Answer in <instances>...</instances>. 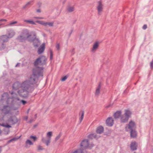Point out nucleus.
Returning a JSON list of instances; mask_svg holds the SVG:
<instances>
[{
  "mask_svg": "<svg viewBox=\"0 0 153 153\" xmlns=\"http://www.w3.org/2000/svg\"><path fill=\"white\" fill-rule=\"evenodd\" d=\"M30 41L33 42L34 46L35 47H38L39 46V41L38 39L35 37L32 39L30 40Z\"/></svg>",
  "mask_w": 153,
  "mask_h": 153,
  "instance_id": "nucleus-14",
  "label": "nucleus"
},
{
  "mask_svg": "<svg viewBox=\"0 0 153 153\" xmlns=\"http://www.w3.org/2000/svg\"><path fill=\"white\" fill-rule=\"evenodd\" d=\"M33 121V119H31L28 121V122L29 123H31Z\"/></svg>",
  "mask_w": 153,
  "mask_h": 153,
  "instance_id": "nucleus-47",
  "label": "nucleus"
},
{
  "mask_svg": "<svg viewBox=\"0 0 153 153\" xmlns=\"http://www.w3.org/2000/svg\"><path fill=\"white\" fill-rule=\"evenodd\" d=\"M80 146L81 147L80 149L82 150L86 149L88 147H90L89 146L88 140H83L80 144Z\"/></svg>",
  "mask_w": 153,
  "mask_h": 153,
  "instance_id": "nucleus-7",
  "label": "nucleus"
},
{
  "mask_svg": "<svg viewBox=\"0 0 153 153\" xmlns=\"http://www.w3.org/2000/svg\"><path fill=\"white\" fill-rule=\"evenodd\" d=\"M103 5L101 1H100L98 2V5L97 7V9L98 11V13L99 15H100L103 10Z\"/></svg>",
  "mask_w": 153,
  "mask_h": 153,
  "instance_id": "nucleus-9",
  "label": "nucleus"
},
{
  "mask_svg": "<svg viewBox=\"0 0 153 153\" xmlns=\"http://www.w3.org/2000/svg\"><path fill=\"white\" fill-rule=\"evenodd\" d=\"M61 135L59 134L58 136H57L55 139V141H57L61 137Z\"/></svg>",
  "mask_w": 153,
  "mask_h": 153,
  "instance_id": "nucleus-38",
  "label": "nucleus"
},
{
  "mask_svg": "<svg viewBox=\"0 0 153 153\" xmlns=\"http://www.w3.org/2000/svg\"><path fill=\"white\" fill-rule=\"evenodd\" d=\"M52 136V132L50 131L48 132L47 134V137L48 138L46 140L44 137H42V142L44 143L47 146H48L49 143L51 142V137Z\"/></svg>",
  "mask_w": 153,
  "mask_h": 153,
  "instance_id": "nucleus-5",
  "label": "nucleus"
},
{
  "mask_svg": "<svg viewBox=\"0 0 153 153\" xmlns=\"http://www.w3.org/2000/svg\"><path fill=\"white\" fill-rule=\"evenodd\" d=\"M34 36H36V34H34Z\"/></svg>",
  "mask_w": 153,
  "mask_h": 153,
  "instance_id": "nucleus-60",
  "label": "nucleus"
},
{
  "mask_svg": "<svg viewBox=\"0 0 153 153\" xmlns=\"http://www.w3.org/2000/svg\"><path fill=\"white\" fill-rule=\"evenodd\" d=\"M72 31H73V30H71V32H70V33H69V37L70 36H71V34L72 33Z\"/></svg>",
  "mask_w": 153,
  "mask_h": 153,
  "instance_id": "nucleus-51",
  "label": "nucleus"
},
{
  "mask_svg": "<svg viewBox=\"0 0 153 153\" xmlns=\"http://www.w3.org/2000/svg\"><path fill=\"white\" fill-rule=\"evenodd\" d=\"M137 145L136 142H131L130 145V148L132 150L134 151L137 149Z\"/></svg>",
  "mask_w": 153,
  "mask_h": 153,
  "instance_id": "nucleus-17",
  "label": "nucleus"
},
{
  "mask_svg": "<svg viewBox=\"0 0 153 153\" xmlns=\"http://www.w3.org/2000/svg\"><path fill=\"white\" fill-rule=\"evenodd\" d=\"M29 5H31V2H29L27 3L24 7L23 8H25L27 7V6Z\"/></svg>",
  "mask_w": 153,
  "mask_h": 153,
  "instance_id": "nucleus-41",
  "label": "nucleus"
},
{
  "mask_svg": "<svg viewBox=\"0 0 153 153\" xmlns=\"http://www.w3.org/2000/svg\"><path fill=\"white\" fill-rule=\"evenodd\" d=\"M20 64V63H18L15 66V67H18V66H19V65Z\"/></svg>",
  "mask_w": 153,
  "mask_h": 153,
  "instance_id": "nucleus-49",
  "label": "nucleus"
},
{
  "mask_svg": "<svg viewBox=\"0 0 153 153\" xmlns=\"http://www.w3.org/2000/svg\"><path fill=\"white\" fill-rule=\"evenodd\" d=\"M37 114H36L35 115V117L36 118L37 117Z\"/></svg>",
  "mask_w": 153,
  "mask_h": 153,
  "instance_id": "nucleus-53",
  "label": "nucleus"
},
{
  "mask_svg": "<svg viewBox=\"0 0 153 153\" xmlns=\"http://www.w3.org/2000/svg\"><path fill=\"white\" fill-rule=\"evenodd\" d=\"M130 136L131 138H134L137 136V132L135 129L130 130Z\"/></svg>",
  "mask_w": 153,
  "mask_h": 153,
  "instance_id": "nucleus-21",
  "label": "nucleus"
},
{
  "mask_svg": "<svg viewBox=\"0 0 153 153\" xmlns=\"http://www.w3.org/2000/svg\"><path fill=\"white\" fill-rule=\"evenodd\" d=\"M121 114V112L120 111H116L114 114V118L115 119L119 118Z\"/></svg>",
  "mask_w": 153,
  "mask_h": 153,
  "instance_id": "nucleus-25",
  "label": "nucleus"
},
{
  "mask_svg": "<svg viewBox=\"0 0 153 153\" xmlns=\"http://www.w3.org/2000/svg\"><path fill=\"white\" fill-rule=\"evenodd\" d=\"M7 20L5 19H0V22H6Z\"/></svg>",
  "mask_w": 153,
  "mask_h": 153,
  "instance_id": "nucleus-48",
  "label": "nucleus"
},
{
  "mask_svg": "<svg viewBox=\"0 0 153 153\" xmlns=\"http://www.w3.org/2000/svg\"><path fill=\"white\" fill-rule=\"evenodd\" d=\"M56 48L57 50H59L60 48V46L59 45V44H58L56 45Z\"/></svg>",
  "mask_w": 153,
  "mask_h": 153,
  "instance_id": "nucleus-46",
  "label": "nucleus"
},
{
  "mask_svg": "<svg viewBox=\"0 0 153 153\" xmlns=\"http://www.w3.org/2000/svg\"><path fill=\"white\" fill-rule=\"evenodd\" d=\"M22 102L23 105H25L26 103L27 102L24 100H22L21 101V102Z\"/></svg>",
  "mask_w": 153,
  "mask_h": 153,
  "instance_id": "nucleus-44",
  "label": "nucleus"
},
{
  "mask_svg": "<svg viewBox=\"0 0 153 153\" xmlns=\"http://www.w3.org/2000/svg\"><path fill=\"white\" fill-rule=\"evenodd\" d=\"M36 22L45 26V22L43 21H36Z\"/></svg>",
  "mask_w": 153,
  "mask_h": 153,
  "instance_id": "nucleus-34",
  "label": "nucleus"
},
{
  "mask_svg": "<svg viewBox=\"0 0 153 153\" xmlns=\"http://www.w3.org/2000/svg\"><path fill=\"white\" fill-rule=\"evenodd\" d=\"M147 28V26L146 25H144L143 27V29L144 30H145Z\"/></svg>",
  "mask_w": 153,
  "mask_h": 153,
  "instance_id": "nucleus-45",
  "label": "nucleus"
},
{
  "mask_svg": "<svg viewBox=\"0 0 153 153\" xmlns=\"http://www.w3.org/2000/svg\"><path fill=\"white\" fill-rule=\"evenodd\" d=\"M91 146L92 147H93L94 146V145L93 144H91Z\"/></svg>",
  "mask_w": 153,
  "mask_h": 153,
  "instance_id": "nucleus-55",
  "label": "nucleus"
},
{
  "mask_svg": "<svg viewBox=\"0 0 153 153\" xmlns=\"http://www.w3.org/2000/svg\"><path fill=\"white\" fill-rule=\"evenodd\" d=\"M47 58L44 56H41L37 58L34 62L35 68L33 69V74L31 75L28 81H27L28 85L36 84L38 80V77L43 76L44 68L42 66L46 64Z\"/></svg>",
  "mask_w": 153,
  "mask_h": 153,
  "instance_id": "nucleus-1",
  "label": "nucleus"
},
{
  "mask_svg": "<svg viewBox=\"0 0 153 153\" xmlns=\"http://www.w3.org/2000/svg\"><path fill=\"white\" fill-rule=\"evenodd\" d=\"M17 21H14L13 22H10L9 24L8 25L9 26H14V25L15 24H17Z\"/></svg>",
  "mask_w": 153,
  "mask_h": 153,
  "instance_id": "nucleus-35",
  "label": "nucleus"
},
{
  "mask_svg": "<svg viewBox=\"0 0 153 153\" xmlns=\"http://www.w3.org/2000/svg\"><path fill=\"white\" fill-rule=\"evenodd\" d=\"M0 46V49L2 50L4 49L5 48V46L3 43Z\"/></svg>",
  "mask_w": 153,
  "mask_h": 153,
  "instance_id": "nucleus-36",
  "label": "nucleus"
},
{
  "mask_svg": "<svg viewBox=\"0 0 153 153\" xmlns=\"http://www.w3.org/2000/svg\"><path fill=\"white\" fill-rule=\"evenodd\" d=\"M51 55H50V59L51 60H52L53 58V53L52 51H51L50 52Z\"/></svg>",
  "mask_w": 153,
  "mask_h": 153,
  "instance_id": "nucleus-43",
  "label": "nucleus"
},
{
  "mask_svg": "<svg viewBox=\"0 0 153 153\" xmlns=\"http://www.w3.org/2000/svg\"><path fill=\"white\" fill-rule=\"evenodd\" d=\"M37 12H40L41 10L40 9H38L37 10Z\"/></svg>",
  "mask_w": 153,
  "mask_h": 153,
  "instance_id": "nucleus-50",
  "label": "nucleus"
},
{
  "mask_svg": "<svg viewBox=\"0 0 153 153\" xmlns=\"http://www.w3.org/2000/svg\"><path fill=\"white\" fill-rule=\"evenodd\" d=\"M67 78L68 76H65L62 78L61 81L62 82L64 81L67 79Z\"/></svg>",
  "mask_w": 153,
  "mask_h": 153,
  "instance_id": "nucleus-37",
  "label": "nucleus"
},
{
  "mask_svg": "<svg viewBox=\"0 0 153 153\" xmlns=\"http://www.w3.org/2000/svg\"><path fill=\"white\" fill-rule=\"evenodd\" d=\"M1 111L5 114L9 113L10 111V107L9 105L4 106L3 108L1 109Z\"/></svg>",
  "mask_w": 153,
  "mask_h": 153,
  "instance_id": "nucleus-11",
  "label": "nucleus"
},
{
  "mask_svg": "<svg viewBox=\"0 0 153 153\" xmlns=\"http://www.w3.org/2000/svg\"><path fill=\"white\" fill-rule=\"evenodd\" d=\"M54 22H45V26H46L48 25L50 27H53V26Z\"/></svg>",
  "mask_w": 153,
  "mask_h": 153,
  "instance_id": "nucleus-30",
  "label": "nucleus"
},
{
  "mask_svg": "<svg viewBox=\"0 0 153 153\" xmlns=\"http://www.w3.org/2000/svg\"><path fill=\"white\" fill-rule=\"evenodd\" d=\"M19 82H15L13 85V90H16L21 88V85Z\"/></svg>",
  "mask_w": 153,
  "mask_h": 153,
  "instance_id": "nucleus-15",
  "label": "nucleus"
},
{
  "mask_svg": "<svg viewBox=\"0 0 153 153\" xmlns=\"http://www.w3.org/2000/svg\"><path fill=\"white\" fill-rule=\"evenodd\" d=\"M74 8L73 6H68L66 8V10L69 12H71L74 11Z\"/></svg>",
  "mask_w": 153,
  "mask_h": 153,
  "instance_id": "nucleus-23",
  "label": "nucleus"
},
{
  "mask_svg": "<svg viewBox=\"0 0 153 153\" xmlns=\"http://www.w3.org/2000/svg\"><path fill=\"white\" fill-rule=\"evenodd\" d=\"M21 35L23 36L24 37L25 36L27 39L31 36V35L30 34L28 31L27 29H24L22 31Z\"/></svg>",
  "mask_w": 153,
  "mask_h": 153,
  "instance_id": "nucleus-10",
  "label": "nucleus"
},
{
  "mask_svg": "<svg viewBox=\"0 0 153 153\" xmlns=\"http://www.w3.org/2000/svg\"><path fill=\"white\" fill-rule=\"evenodd\" d=\"M36 126V125H34V127H35V126Z\"/></svg>",
  "mask_w": 153,
  "mask_h": 153,
  "instance_id": "nucleus-58",
  "label": "nucleus"
},
{
  "mask_svg": "<svg viewBox=\"0 0 153 153\" xmlns=\"http://www.w3.org/2000/svg\"><path fill=\"white\" fill-rule=\"evenodd\" d=\"M150 66L151 68H153V59L150 63Z\"/></svg>",
  "mask_w": 153,
  "mask_h": 153,
  "instance_id": "nucleus-42",
  "label": "nucleus"
},
{
  "mask_svg": "<svg viewBox=\"0 0 153 153\" xmlns=\"http://www.w3.org/2000/svg\"><path fill=\"white\" fill-rule=\"evenodd\" d=\"M1 125V124H0V125Z\"/></svg>",
  "mask_w": 153,
  "mask_h": 153,
  "instance_id": "nucleus-61",
  "label": "nucleus"
},
{
  "mask_svg": "<svg viewBox=\"0 0 153 153\" xmlns=\"http://www.w3.org/2000/svg\"><path fill=\"white\" fill-rule=\"evenodd\" d=\"M45 49V44L43 43L41 46L39 48L38 53L39 54H40L42 53L44 51Z\"/></svg>",
  "mask_w": 153,
  "mask_h": 153,
  "instance_id": "nucleus-16",
  "label": "nucleus"
},
{
  "mask_svg": "<svg viewBox=\"0 0 153 153\" xmlns=\"http://www.w3.org/2000/svg\"><path fill=\"white\" fill-rule=\"evenodd\" d=\"M26 147L27 146L28 144H29L30 145H32L33 144V143L30 140H27L25 142Z\"/></svg>",
  "mask_w": 153,
  "mask_h": 153,
  "instance_id": "nucleus-31",
  "label": "nucleus"
},
{
  "mask_svg": "<svg viewBox=\"0 0 153 153\" xmlns=\"http://www.w3.org/2000/svg\"><path fill=\"white\" fill-rule=\"evenodd\" d=\"M27 81H24L21 85V89L18 91V93L19 95L23 97H27L29 93V89L30 86L28 85Z\"/></svg>",
  "mask_w": 153,
  "mask_h": 153,
  "instance_id": "nucleus-3",
  "label": "nucleus"
},
{
  "mask_svg": "<svg viewBox=\"0 0 153 153\" xmlns=\"http://www.w3.org/2000/svg\"><path fill=\"white\" fill-rule=\"evenodd\" d=\"M1 148L0 147V153L1 152Z\"/></svg>",
  "mask_w": 153,
  "mask_h": 153,
  "instance_id": "nucleus-56",
  "label": "nucleus"
},
{
  "mask_svg": "<svg viewBox=\"0 0 153 153\" xmlns=\"http://www.w3.org/2000/svg\"><path fill=\"white\" fill-rule=\"evenodd\" d=\"M44 149L43 147L40 145H39L38 146V150H43Z\"/></svg>",
  "mask_w": 153,
  "mask_h": 153,
  "instance_id": "nucleus-39",
  "label": "nucleus"
},
{
  "mask_svg": "<svg viewBox=\"0 0 153 153\" xmlns=\"http://www.w3.org/2000/svg\"><path fill=\"white\" fill-rule=\"evenodd\" d=\"M7 37L8 38H10L12 37L15 35V33L13 30H10L7 31Z\"/></svg>",
  "mask_w": 153,
  "mask_h": 153,
  "instance_id": "nucleus-18",
  "label": "nucleus"
},
{
  "mask_svg": "<svg viewBox=\"0 0 153 153\" xmlns=\"http://www.w3.org/2000/svg\"><path fill=\"white\" fill-rule=\"evenodd\" d=\"M99 43L98 42H96L94 44L93 47L91 51L92 52H95L98 48L99 46Z\"/></svg>",
  "mask_w": 153,
  "mask_h": 153,
  "instance_id": "nucleus-13",
  "label": "nucleus"
},
{
  "mask_svg": "<svg viewBox=\"0 0 153 153\" xmlns=\"http://www.w3.org/2000/svg\"><path fill=\"white\" fill-rule=\"evenodd\" d=\"M12 96L9 97L8 94L7 93H4L2 95V97L0 102L3 103H6L7 104H18L21 102V100L17 94L12 92L11 93Z\"/></svg>",
  "mask_w": 153,
  "mask_h": 153,
  "instance_id": "nucleus-2",
  "label": "nucleus"
},
{
  "mask_svg": "<svg viewBox=\"0 0 153 153\" xmlns=\"http://www.w3.org/2000/svg\"><path fill=\"white\" fill-rule=\"evenodd\" d=\"M84 112L83 111H81L79 113V116H80L79 120H80V123H81L83 120Z\"/></svg>",
  "mask_w": 153,
  "mask_h": 153,
  "instance_id": "nucleus-24",
  "label": "nucleus"
},
{
  "mask_svg": "<svg viewBox=\"0 0 153 153\" xmlns=\"http://www.w3.org/2000/svg\"><path fill=\"white\" fill-rule=\"evenodd\" d=\"M8 38L6 35H4L0 37V41L4 42H7L8 41Z\"/></svg>",
  "mask_w": 153,
  "mask_h": 153,
  "instance_id": "nucleus-19",
  "label": "nucleus"
},
{
  "mask_svg": "<svg viewBox=\"0 0 153 153\" xmlns=\"http://www.w3.org/2000/svg\"><path fill=\"white\" fill-rule=\"evenodd\" d=\"M136 128V125L135 123L132 121H130L126 127V129L127 131L135 129Z\"/></svg>",
  "mask_w": 153,
  "mask_h": 153,
  "instance_id": "nucleus-6",
  "label": "nucleus"
},
{
  "mask_svg": "<svg viewBox=\"0 0 153 153\" xmlns=\"http://www.w3.org/2000/svg\"><path fill=\"white\" fill-rule=\"evenodd\" d=\"M104 128L102 126H100L97 127L96 131V132L98 134H100L103 132Z\"/></svg>",
  "mask_w": 153,
  "mask_h": 153,
  "instance_id": "nucleus-20",
  "label": "nucleus"
},
{
  "mask_svg": "<svg viewBox=\"0 0 153 153\" xmlns=\"http://www.w3.org/2000/svg\"><path fill=\"white\" fill-rule=\"evenodd\" d=\"M25 119H26V120H27V119H28V117H25Z\"/></svg>",
  "mask_w": 153,
  "mask_h": 153,
  "instance_id": "nucleus-54",
  "label": "nucleus"
},
{
  "mask_svg": "<svg viewBox=\"0 0 153 153\" xmlns=\"http://www.w3.org/2000/svg\"><path fill=\"white\" fill-rule=\"evenodd\" d=\"M124 114L120 117V120L122 123H126L131 114V113L128 110H126Z\"/></svg>",
  "mask_w": 153,
  "mask_h": 153,
  "instance_id": "nucleus-4",
  "label": "nucleus"
},
{
  "mask_svg": "<svg viewBox=\"0 0 153 153\" xmlns=\"http://www.w3.org/2000/svg\"><path fill=\"white\" fill-rule=\"evenodd\" d=\"M100 87H101V85H100V83L99 85L97 87V88L96 90V92H95V95H96L98 96L99 94L100 93Z\"/></svg>",
  "mask_w": 153,
  "mask_h": 153,
  "instance_id": "nucleus-27",
  "label": "nucleus"
},
{
  "mask_svg": "<svg viewBox=\"0 0 153 153\" xmlns=\"http://www.w3.org/2000/svg\"><path fill=\"white\" fill-rule=\"evenodd\" d=\"M20 136L19 137H14L12 139L10 140L9 141H8L7 143L9 144L11 142L13 141H16L19 139L20 137Z\"/></svg>",
  "mask_w": 153,
  "mask_h": 153,
  "instance_id": "nucleus-29",
  "label": "nucleus"
},
{
  "mask_svg": "<svg viewBox=\"0 0 153 153\" xmlns=\"http://www.w3.org/2000/svg\"><path fill=\"white\" fill-rule=\"evenodd\" d=\"M29 109H28V111H27V112H28H28H29Z\"/></svg>",
  "mask_w": 153,
  "mask_h": 153,
  "instance_id": "nucleus-59",
  "label": "nucleus"
},
{
  "mask_svg": "<svg viewBox=\"0 0 153 153\" xmlns=\"http://www.w3.org/2000/svg\"><path fill=\"white\" fill-rule=\"evenodd\" d=\"M88 137L90 139H92L96 138V135L95 134H91L88 135Z\"/></svg>",
  "mask_w": 153,
  "mask_h": 153,
  "instance_id": "nucleus-32",
  "label": "nucleus"
},
{
  "mask_svg": "<svg viewBox=\"0 0 153 153\" xmlns=\"http://www.w3.org/2000/svg\"><path fill=\"white\" fill-rule=\"evenodd\" d=\"M71 153H86V152L85 151V152L83 151L81 149H79Z\"/></svg>",
  "mask_w": 153,
  "mask_h": 153,
  "instance_id": "nucleus-26",
  "label": "nucleus"
},
{
  "mask_svg": "<svg viewBox=\"0 0 153 153\" xmlns=\"http://www.w3.org/2000/svg\"><path fill=\"white\" fill-rule=\"evenodd\" d=\"M18 120L17 117L14 116H11L10 118L7 120V121L12 125L18 122Z\"/></svg>",
  "mask_w": 153,
  "mask_h": 153,
  "instance_id": "nucleus-8",
  "label": "nucleus"
},
{
  "mask_svg": "<svg viewBox=\"0 0 153 153\" xmlns=\"http://www.w3.org/2000/svg\"><path fill=\"white\" fill-rule=\"evenodd\" d=\"M24 22L27 23L32 24V25H36V23L33 21L31 20H24Z\"/></svg>",
  "mask_w": 153,
  "mask_h": 153,
  "instance_id": "nucleus-28",
  "label": "nucleus"
},
{
  "mask_svg": "<svg viewBox=\"0 0 153 153\" xmlns=\"http://www.w3.org/2000/svg\"><path fill=\"white\" fill-rule=\"evenodd\" d=\"M43 19V18H42V17H40V18H39V19Z\"/></svg>",
  "mask_w": 153,
  "mask_h": 153,
  "instance_id": "nucleus-57",
  "label": "nucleus"
},
{
  "mask_svg": "<svg viewBox=\"0 0 153 153\" xmlns=\"http://www.w3.org/2000/svg\"><path fill=\"white\" fill-rule=\"evenodd\" d=\"M106 123L107 125L109 126H112L114 124V120L112 117L108 118L106 120Z\"/></svg>",
  "mask_w": 153,
  "mask_h": 153,
  "instance_id": "nucleus-12",
  "label": "nucleus"
},
{
  "mask_svg": "<svg viewBox=\"0 0 153 153\" xmlns=\"http://www.w3.org/2000/svg\"><path fill=\"white\" fill-rule=\"evenodd\" d=\"M35 18H36L37 19H39L40 18V17H36Z\"/></svg>",
  "mask_w": 153,
  "mask_h": 153,
  "instance_id": "nucleus-52",
  "label": "nucleus"
},
{
  "mask_svg": "<svg viewBox=\"0 0 153 153\" xmlns=\"http://www.w3.org/2000/svg\"><path fill=\"white\" fill-rule=\"evenodd\" d=\"M30 138L33 139V140L34 141L36 140L37 139V138L36 136H30Z\"/></svg>",
  "mask_w": 153,
  "mask_h": 153,
  "instance_id": "nucleus-40",
  "label": "nucleus"
},
{
  "mask_svg": "<svg viewBox=\"0 0 153 153\" xmlns=\"http://www.w3.org/2000/svg\"><path fill=\"white\" fill-rule=\"evenodd\" d=\"M1 126L8 128H11V126L8 125V124H7L6 125H4V124H1Z\"/></svg>",
  "mask_w": 153,
  "mask_h": 153,
  "instance_id": "nucleus-33",
  "label": "nucleus"
},
{
  "mask_svg": "<svg viewBox=\"0 0 153 153\" xmlns=\"http://www.w3.org/2000/svg\"><path fill=\"white\" fill-rule=\"evenodd\" d=\"M134 153H135V152H134Z\"/></svg>",
  "mask_w": 153,
  "mask_h": 153,
  "instance_id": "nucleus-62",
  "label": "nucleus"
},
{
  "mask_svg": "<svg viewBox=\"0 0 153 153\" xmlns=\"http://www.w3.org/2000/svg\"><path fill=\"white\" fill-rule=\"evenodd\" d=\"M27 39L26 38V37L25 36H23L22 35H20L19 36L17 37V39L20 42H22L25 40H26Z\"/></svg>",
  "mask_w": 153,
  "mask_h": 153,
  "instance_id": "nucleus-22",
  "label": "nucleus"
}]
</instances>
